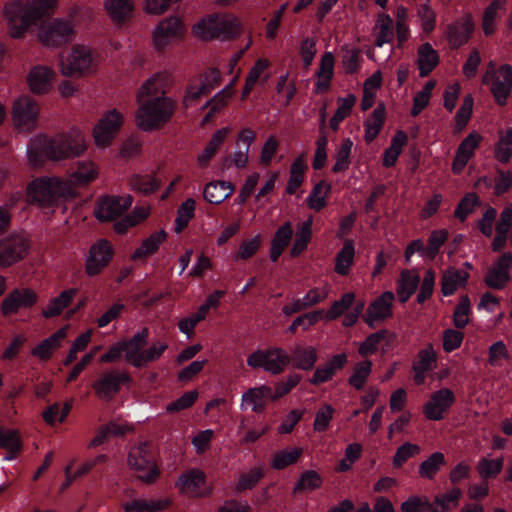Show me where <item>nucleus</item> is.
I'll list each match as a JSON object with an SVG mask.
<instances>
[{
  "label": "nucleus",
  "instance_id": "obj_57",
  "mask_svg": "<svg viewBox=\"0 0 512 512\" xmlns=\"http://www.w3.org/2000/svg\"><path fill=\"white\" fill-rule=\"evenodd\" d=\"M449 233L446 229L433 230L428 237L426 246V259L433 261L440 253L441 247L448 240Z\"/></svg>",
  "mask_w": 512,
  "mask_h": 512
},
{
  "label": "nucleus",
  "instance_id": "obj_10",
  "mask_svg": "<svg viewBox=\"0 0 512 512\" xmlns=\"http://www.w3.org/2000/svg\"><path fill=\"white\" fill-rule=\"evenodd\" d=\"M483 84L489 86L492 96H510L512 88V66L505 64L496 67L490 63L485 74L483 75Z\"/></svg>",
  "mask_w": 512,
  "mask_h": 512
},
{
  "label": "nucleus",
  "instance_id": "obj_31",
  "mask_svg": "<svg viewBox=\"0 0 512 512\" xmlns=\"http://www.w3.org/2000/svg\"><path fill=\"white\" fill-rule=\"evenodd\" d=\"M417 55L419 74L426 77L439 64V54L430 43L426 42L419 46Z\"/></svg>",
  "mask_w": 512,
  "mask_h": 512
},
{
  "label": "nucleus",
  "instance_id": "obj_42",
  "mask_svg": "<svg viewBox=\"0 0 512 512\" xmlns=\"http://www.w3.org/2000/svg\"><path fill=\"white\" fill-rule=\"evenodd\" d=\"M76 292V289L71 288L62 291L59 296L52 298L48 306L42 311L43 317L49 319L59 316L70 305Z\"/></svg>",
  "mask_w": 512,
  "mask_h": 512
},
{
  "label": "nucleus",
  "instance_id": "obj_50",
  "mask_svg": "<svg viewBox=\"0 0 512 512\" xmlns=\"http://www.w3.org/2000/svg\"><path fill=\"white\" fill-rule=\"evenodd\" d=\"M355 254L354 242L347 239L343 247L336 255L335 271L340 275H347L349 268L353 264Z\"/></svg>",
  "mask_w": 512,
  "mask_h": 512
},
{
  "label": "nucleus",
  "instance_id": "obj_20",
  "mask_svg": "<svg viewBox=\"0 0 512 512\" xmlns=\"http://www.w3.org/2000/svg\"><path fill=\"white\" fill-rule=\"evenodd\" d=\"M512 267V252H506L489 268L485 283L493 289H501L510 279V268Z\"/></svg>",
  "mask_w": 512,
  "mask_h": 512
},
{
  "label": "nucleus",
  "instance_id": "obj_19",
  "mask_svg": "<svg viewBox=\"0 0 512 512\" xmlns=\"http://www.w3.org/2000/svg\"><path fill=\"white\" fill-rule=\"evenodd\" d=\"M475 29V23L471 14H465L463 17L455 20L447 26L446 35L450 46L458 49L466 44Z\"/></svg>",
  "mask_w": 512,
  "mask_h": 512
},
{
  "label": "nucleus",
  "instance_id": "obj_6",
  "mask_svg": "<svg viewBox=\"0 0 512 512\" xmlns=\"http://www.w3.org/2000/svg\"><path fill=\"white\" fill-rule=\"evenodd\" d=\"M68 191L67 183L59 178L39 177L31 181L26 188L27 201L41 208H50L58 204Z\"/></svg>",
  "mask_w": 512,
  "mask_h": 512
},
{
  "label": "nucleus",
  "instance_id": "obj_51",
  "mask_svg": "<svg viewBox=\"0 0 512 512\" xmlns=\"http://www.w3.org/2000/svg\"><path fill=\"white\" fill-rule=\"evenodd\" d=\"M445 464L444 454L442 452H434L419 465V475L422 478L431 480Z\"/></svg>",
  "mask_w": 512,
  "mask_h": 512
},
{
  "label": "nucleus",
  "instance_id": "obj_40",
  "mask_svg": "<svg viewBox=\"0 0 512 512\" xmlns=\"http://www.w3.org/2000/svg\"><path fill=\"white\" fill-rule=\"evenodd\" d=\"M394 299L395 296L392 291H385L369 304L367 311L377 317L378 320L385 321L392 316V302Z\"/></svg>",
  "mask_w": 512,
  "mask_h": 512
},
{
  "label": "nucleus",
  "instance_id": "obj_17",
  "mask_svg": "<svg viewBox=\"0 0 512 512\" xmlns=\"http://www.w3.org/2000/svg\"><path fill=\"white\" fill-rule=\"evenodd\" d=\"M12 114L16 125L29 131L36 125L39 107L34 98H15Z\"/></svg>",
  "mask_w": 512,
  "mask_h": 512
},
{
  "label": "nucleus",
  "instance_id": "obj_36",
  "mask_svg": "<svg viewBox=\"0 0 512 512\" xmlns=\"http://www.w3.org/2000/svg\"><path fill=\"white\" fill-rule=\"evenodd\" d=\"M167 233L160 230L144 239L141 245L132 254V260H146L149 256L156 253L160 245L166 240Z\"/></svg>",
  "mask_w": 512,
  "mask_h": 512
},
{
  "label": "nucleus",
  "instance_id": "obj_2",
  "mask_svg": "<svg viewBox=\"0 0 512 512\" xmlns=\"http://www.w3.org/2000/svg\"><path fill=\"white\" fill-rule=\"evenodd\" d=\"M317 351L314 347L296 346L291 355L281 347L257 349L247 357V365L253 369H263L272 375L281 374L292 362L293 367L309 371L317 362Z\"/></svg>",
  "mask_w": 512,
  "mask_h": 512
},
{
  "label": "nucleus",
  "instance_id": "obj_13",
  "mask_svg": "<svg viewBox=\"0 0 512 512\" xmlns=\"http://www.w3.org/2000/svg\"><path fill=\"white\" fill-rule=\"evenodd\" d=\"M122 124L123 117L116 109L103 115L93 131L96 144L103 147L110 145Z\"/></svg>",
  "mask_w": 512,
  "mask_h": 512
},
{
  "label": "nucleus",
  "instance_id": "obj_37",
  "mask_svg": "<svg viewBox=\"0 0 512 512\" xmlns=\"http://www.w3.org/2000/svg\"><path fill=\"white\" fill-rule=\"evenodd\" d=\"M408 143V136L405 131L398 130L391 139L390 146L383 153V166L391 168L395 166L404 146Z\"/></svg>",
  "mask_w": 512,
  "mask_h": 512
},
{
  "label": "nucleus",
  "instance_id": "obj_22",
  "mask_svg": "<svg viewBox=\"0 0 512 512\" xmlns=\"http://www.w3.org/2000/svg\"><path fill=\"white\" fill-rule=\"evenodd\" d=\"M38 300L37 294L29 289H14L2 302L1 311L3 315L16 313L19 308H28L33 306Z\"/></svg>",
  "mask_w": 512,
  "mask_h": 512
},
{
  "label": "nucleus",
  "instance_id": "obj_46",
  "mask_svg": "<svg viewBox=\"0 0 512 512\" xmlns=\"http://www.w3.org/2000/svg\"><path fill=\"white\" fill-rule=\"evenodd\" d=\"M461 496L462 491L459 487H454L446 493L437 495L434 504H432L431 512L450 511L458 506Z\"/></svg>",
  "mask_w": 512,
  "mask_h": 512
},
{
  "label": "nucleus",
  "instance_id": "obj_33",
  "mask_svg": "<svg viewBox=\"0 0 512 512\" xmlns=\"http://www.w3.org/2000/svg\"><path fill=\"white\" fill-rule=\"evenodd\" d=\"M105 8L112 21L121 25L131 19L134 4L132 0H106Z\"/></svg>",
  "mask_w": 512,
  "mask_h": 512
},
{
  "label": "nucleus",
  "instance_id": "obj_23",
  "mask_svg": "<svg viewBox=\"0 0 512 512\" xmlns=\"http://www.w3.org/2000/svg\"><path fill=\"white\" fill-rule=\"evenodd\" d=\"M220 81V71L215 68H209L189 83L185 96H206L220 84Z\"/></svg>",
  "mask_w": 512,
  "mask_h": 512
},
{
  "label": "nucleus",
  "instance_id": "obj_26",
  "mask_svg": "<svg viewBox=\"0 0 512 512\" xmlns=\"http://www.w3.org/2000/svg\"><path fill=\"white\" fill-rule=\"evenodd\" d=\"M508 0H493L484 10L482 29L486 36L495 33L497 24L507 13Z\"/></svg>",
  "mask_w": 512,
  "mask_h": 512
},
{
  "label": "nucleus",
  "instance_id": "obj_25",
  "mask_svg": "<svg viewBox=\"0 0 512 512\" xmlns=\"http://www.w3.org/2000/svg\"><path fill=\"white\" fill-rule=\"evenodd\" d=\"M56 74L45 66L34 67L28 75V84L34 93H48L54 85Z\"/></svg>",
  "mask_w": 512,
  "mask_h": 512
},
{
  "label": "nucleus",
  "instance_id": "obj_38",
  "mask_svg": "<svg viewBox=\"0 0 512 512\" xmlns=\"http://www.w3.org/2000/svg\"><path fill=\"white\" fill-rule=\"evenodd\" d=\"M468 273L458 269H448L441 277V292L444 296L453 295L459 286H465L468 280Z\"/></svg>",
  "mask_w": 512,
  "mask_h": 512
},
{
  "label": "nucleus",
  "instance_id": "obj_4",
  "mask_svg": "<svg viewBox=\"0 0 512 512\" xmlns=\"http://www.w3.org/2000/svg\"><path fill=\"white\" fill-rule=\"evenodd\" d=\"M193 32L203 40H232L240 35L241 25L237 18L231 15L215 13L198 22L193 27Z\"/></svg>",
  "mask_w": 512,
  "mask_h": 512
},
{
  "label": "nucleus",
  "instance_id": "obj_54",
  "mask_svg": "<svg viewBox=\"0 0 512 512\" xmlns=\"http://www.w3.org/2000/svg\"><path fill=\"white\" fill-rule=\"evenodd\" d=\"M307 170V165L304 162L303 156L296 158L290 168V177L286 186V193L293 195L304 181V173Z\"/></svg>",
  "mask_w": 512,
  "mask_h": 512
},
{
  "label": "nucleus",
  "instance_id": "obj_11",
  "mask_svg": "<svg viewBox=\"0 0 512 512\" xmlns=\"http://www.w3.org/2000/svg\"><path fill=\"white\" fill-rule=\"evenodd\" d=\"M456 402L454 392L449 388H441L430 395L429 400L423 407V413L428 420H443L450 408Z\"/></svg>",
  "mask_w": 512,
  "mask_h": 512
},
{
  "label": "nucleus",
  "instance_id": "obj_3",
  "mask_svg": "<svg viewBox=\"0 0 512 512\" xmlns=\"http://www.w3.org/2000/svg\"><path fill=\"white\" fill-rule=\"evenodd\" d=\"M57 0H12L4 8L9 33L14 38L25 32L42 17L52 12Z\"/></svg>",
  "mask_w": 512,
  "mask_h": 512
},
{
  "label": "nucleus",
  "instance_id": "obj_35",
  "mask_svg": "<svg viewBox=\"0 0 512 512\" xmlns=\"http://www.w3.org/2000/svg\"><path fill=\"white\" fill-rule=\"evenodd\" d=\"M386 119V108L383 103L377 105L364 122L365 140L370 143L376 139Z\"/></svg>",
  "mask_w": 512,
  "mask_h": 512
},
{
  "label": "nucleus",
  "instance_id": "obj_16",
  "mask_svg": "<svg viewBox=\"0 0 512 512\" xmlns=\"http://www.w3.org/2000/svg\"><path fill=\"white\" fill-rule=\"evenodd\" d=\"M129 465L138 472H143L139 477L146 483H152L159 475V471L153 458L147 454L146 444L132 449L128 455Z\"/></svg>",
  "mask_w": 512,
  "mask_h": 512
},
{
  "label": "nucleus",
  "instance_id": "obj_29",
  "mask_svg": "<svg viewBox=\"0 0 512 512\" xmlns=\"http://www.w3.org/2000/svg\"><path fill=\"white\" fill-rule=\"evenodd\" d=\"M149 329L144 327L141 331H138L133 337L127 341H122L126 349V359L134 367L140 368L139 356L142 353L141 349L148 342Z\"/></svg>",
  "mask_w": 512,
  "mask_h": 512
},
{
  "label": "nucleus",
  "instance_id": "obj_15",
  "mask_svg": "<svg viewBox=\"0 0 512 512\" xmlns=\"http://www.w3.org/2000/svg\"><path fill=\"white\" fill-rule=\"evenodd\" d=\"M130 380V376L125 372L109 371L94 381L92 388L100 399L109 401L120 391L121 386Z\"/></svg>",
  "mask_w": 512,
  "mask_h": 512
},
{
  "label": "nucleus",
  "instance_id": "obj_63",
  "mask_svg": "<svg viewBox=\"0 0 512 512\" xmlns=\"http://www.w3.org/2000/svg\"><path fill=\"white\" fill-rule=\"evenodd\" d=\"M353 142L350 138H346L342 141L339 150L336 155V162L332 167V172L340 173L346 171L350 166V155L352 150Z\"/></svg>",
  "mask_w": 512,
  "mask_h": 512
},
{
  "label": "nucleus",
  "instance_id": "obj_43",
  "mask_svg": "<svg viewBox=\"0 0 512 512\" xmlns=\"http://www.w3.org/2000/svg\"><path fill=\"white\" fill-rule=\"evenodd\" d=\"M205 483V474L198 469H191L180 475L176 486L183 491L197 493Z\"/></svg>",
  "mask_w": 512,
  "mask_h": 512
},
{
  "label": "nucleus",
  "instance_id": "obj_53",
  "mask_svg": "<svg viewBox=\"0 0 512 512\" xmlns=\"http://www.w3.org/2000/svg\"><path fill=\"white\" fill-rule=\"evenodd\" d=\"M265 474L263 467H253L249 471L241 473L235 487L236 492L252 490L265 477Z\"/></svg>",
  "mask_w": 512,
  "mask_h": 512
},
{
  "label": "nucleus",
  "instance_id": "obj_49",
  "mask_svg": "<svg viewBox=\"0 0 512 512\" xmlns=\"http://www.w3.org/2000/svg\"><path fill=\"white\" fill-rule=\"evenodd\" d=\"M228 134V128L217 130L211 137L210 141L204 148L203 152L198 156L200 166L205 167L216 154L218 148L223 144Z\"/></svg>",
  "mask_w": 512,
  "mask_h": 512
},
{
  "label": "nucleus",
  "instance_id": "obj_1",
  "mask_svg": "<svg viewBox=\"0 0 512 512\" xmlns=\"http://www.w3.org/2000/svg\"><path fill=\"white\" fill-rule=\"evenodd\" d=\"M87 146L82 131L72 127L67 132L55 137L39 135L33 138L28 146L29 161L40 166L45 160L59 161L80 156Z\"/></svg>",
  "mask_w": 512,
  "mask_h": 512
},
{
  "label": "nucleus",
  "instance_id": "obj_41",
  "mask_svg": "<svg viewBox=\"0 0 512 512\" xmlns=\"http://www.w3.org/2000/svg\"><path fill=\"white\" fill-rule=\"evenodd\" d=\"M66 332L60 329L40 342L32 350V355L41 360H48L51 358L55 349L60 347L61 341L65 338Z\"/></svg>",
  "mask_w": 512,
  "mask_h": 512
},
{
  "label": "nucleus",
  "instance_id": "obj_28",
  "mask_svg": "<svg viewBox=\"0 0 512 512\" xmlns=\"http://www.w3.org/2000/svg\"><path fill=\"white\" fill-rule=\"evenodd\" d=\"M335 58L332 52H325L320 61L315 83V92L326 93L329 90L331 79L334 75Z\"/></svg>",
  "mask_w": 512,
  "mask_h": 512
},
{
  "label": "nucleus",
  "instance_id": "obj_5",
  "mask_svg": "<svg viewBox=\"0 0 512 512\" xmlns=\"http://www.w3.org/2000/svg\"><path fill=\"white\" fill-rule=\"evenodd\" d=\"M141 100L142 98H137ZM139 105L136 122L143 131H153L161 128L172 117L175 104L172 98H146Z\"/></svg>",
  "mask_w": 512,
  "mask_h": 512
},
{
  "label": "nucleus",
  "instance_id": "obj_55",
  "mask_svg": "<svg viewBox=\"0 0 512 512\" xmlns=\"http://www.w3.org/2000/svg\"><path fill=\"white\" fill-rule=\"evenodd\" d=\"M323 483L322 476L315 470H305L300 474L293 492L295 494L304 491H314L321 487Z\"/></svg>",
  "mask_w": 512,
  "mask_h": 512
},
{
  "label": "nucleus",
  "instance_id": "obj_9",
  "mask_svg": "<svg viewBox=\"0 0 512 512\" xmlns=\"http://www.w3.org/2000/svg\"><path fill=\"white\" fill-rule=\"evenodd\" d=\"M133 197L107 195L99 199L95 208V216L101 222L113 221L123 215L132 205Z\"/></svg>",
  "mask_w": 512,
  "mask_h": 512
},
{
  "label": "nucleus",
  "instance_id": "obj_56",
  "mask_svg": "<svg viewBox=\"0 0 512 512\" xmlns=\"http://www.w3.org/2000/svg\"><path fill=\"white\" fill-rule=\"evenodd\" d=\"M127 429L115 422H109L99 428L96 436L90 441L88 447L95 448L102 445L111 435L123 436Z\"/></svg>",
  "mask_w": 512,
  "mask_h": 512
},
{
  "label": "nucleus",
  "instance_id": "obj_44",
  "mask_svg": "<svg viewBox=\"0 0 512 512\" xmlns=\"http://www.w3.org/2000/svg\"><path fill=\"white\" fill-rule=\"evenodd\" d=\"M170 501L168 499L163 500H146V499H134L124 504L123 508L125 512H158L168 508Z\"/></svg>",
  "mask_w": 512,
  "mask_h": 512
},
{
  "label": "nucleus",
  "instance_id": "obj_21",
  "mask_svg": "<svg viewBox=\"0 0 512 512\" xmlns=\"http://www.w3.org/2000/svg\"><path fill=\"white\" fill-rule=\"evenodd\" d=\"M481 140V135L473 131L461 141L452 162V171L454 174H460L464 170L468 161L474 156L475 150L479 147Z\"/></svg>",
  "mask_w": 512,
  "mask_h": 512
},
{
  "label": "nucleus",
  "instance_id": "obj_45",
  "mask_svg": "<svg viewBox=\"0 0 512 512\" xmlns=\"http://www.w3.org/2000/svg\"><path fill=\"white\" fill-rule=\"evenodd\" d=\"M391 337L392 334L388 329H381L377 332L371 333L365 341L360 344L358 352L362 357L373 355L378 351L380 343L383 341L390 342ZM386 345L388 346L389 343Z\"/></svg>",
  "mask_w": 512,
  "mask_h": 512
},
{
  "label": "nucleus",
  "instance_id": "obj_7",
  "mask_svg": "<svg viewBox=\"0 0 512 512\" xmlns=\"http://www.w3.org/2000/svg\"><path fill=\"white\" fill-rule=\"evenodd\" d=\"M95 66L92 50L84 45H76L66 58H61L60 67L64 76L72 77L91 72Z\"/></svg>",
  "mask_w": 512,
  "mask_h": 512
},
{
  "label": "nucleus",
  "instance_id": "obj_64",
  "mask_svg": "<svg viewBox=\"0 0 512 512\" xmlns=\"http://www.w3.org/2000/svg\"><path fill=\"white\" fill-rule=\"evenodd\" d=\"M371 371L372 362L370 360H365L357 364L353 374L349 377V384L356 390H362Z\"/></svg>",
  "mask_w": 512,
  "mask_h": 512
},
{
  "label": "nucleus",
  "instance_id": "obj_14",
  "mask_svg": "<svg viewBox=\"0 0 512 512\" xmlns=\"http://www.w3.org/2000/svg\"><path fill=\"white\" fill-rule=\"evenodd\" d=\"M114 251L106 239L98 240L90 249L86 259V273L89 276L98 275L111 261Z\"/></svg>",
  "mask_w": 512,
  "mask_h": 512
},
{
  "label": "nucleus",
  "instance_id": "obj_52",
  "mask_svg": "<svg viewBox=\"0 0 512 512\" xmlns=\"http://www.w3.org/2000/svg\"><path fill=\"white\" fill-rule=\"evenodd\" d=\"M303 454V449L295 447L277 451L272 458L271 467L275 470H283L286 467L298 462Z\"/></svg>",
  "mask_w": 512,
  "mask_h": 512
},
{
  "label": "nucleus",
  "instance_id": "obj_32",
  "mask_svg": "<svg viewBox=\"0 0 512 512\" xmlns=\"http://www.w3.org/2000/svg\"><path fill=\"white\" fill-rule=\"evenodd\" d=\"M510 229H512V204L506 206L496 224V236L492 242L494 252H500L505 247Z\"/></svg>",
  "mask_w": 512,
  "mask_h": 512
},
{
  "label": "nucleus",
  "instance_id": "obj_24",
  "mask_svg": "<svg viewBox=\"0 0 512 512\" xmlns=\"http://www.w3.org/2000/svg\"><path fill=\"white\" fill-rule=\"evenodd\" d=\"M173 84V78L170 72L160 71L153 74L141 86L136 96H166Z\"/></svg>",
  "mask_w": 512,
  "mask_h": 512
},
{
  "label": "nucleus",
  "instance_id": "obj_62",
  "mask_svg": "<svg viewBox=\"0 0 512 512\" xmlns=\"http://www.w3.org/2000/svg\"><path fill=\"white\" fill-rule=\"evenodd\" d=\"M416 9L423 31L427 34L431 33L436 26V13L430 5V0L418 4Z\"/></svg>",
  "mask_w": 512,
  "mask_h": 512
},
{
  "label": "nucleus",
  "instance_id": "obj_58",
  "mask_svg": "<svg viewBox=\"0 0 512 512\" xmlns=\"http://www.w3.org/2000/svg\"><path fill=\"white\" fill-rule=\"evenodd\" d=\"M195 216V200L188 198L185 200L177 211L175 219V232H182L187 226L189 221Z\"/></svg>",
  "mask_w": 512,
  "mask_h": 512
},
{
  "label": "nucleus",
  "instance_id": "obj_48",
  "mask_svg": "<svg viewBox=\"0 0 512 512\" xmlns=\"http://www.w3.org/2000/svg\"><path fill=\"white\" fill-rule=\"evenodd\" d=\"M479 183L484 184L488 188L494 187L495 193L500 196L512 186V172L510 170L503 171L497 169L494 178L484 176L479 179Z\"/></svg>",
  "mask_w": 512,
  "mask_h": 512
},
{
  "label": "nucleus",
  "instance_id": "obj_34",
  "mask_svg": "<svg viewBox=\"0 0 512 512\" xmlns=\"http://www.w3.org/2000/svg\"><path fill=\"white\" fill-rule=\"evenodd\" d=\"M420 276L409 270H402L397 282V295L400 303H406L417 291L420 285Z\"/></svg>",
  "mask_w": 512,
  "mask_h": 512
},
{
  "label": "nucleus",
  "instance_id": "obj_61",
  "mask_svg": "<svg viewBox=\"0 0 512 512\" xmlns=\"http://www.w3.org/2000/svg\"><path fill=\"white\" fill-rule=\"evenodd\" d=\"M412 366L428 372L433 371L437 367V354L431 343L418 352L417 360Z\"/></svg>",
  "mask_w": 512,
  "mask_h": 512
},
{
  "label": "nucleus",
  "instance_id": "obj_39",
  "mask_svg": "<svg viewBox=\"0 0 512 512\" xmlns=\"http://www.w3.org/2000/svg\"><path fill=\"white\" fill-rule=\"evenodd\" d=\"M0 447L7 450L5 460H14L22 450L19 432L14 429L0 428Z\"/></svg>",
  "mask_w": 512,
  "mask_h": 512
},
{
  "label": "nucleus",
  "instance_id": "obj_60",
  "mask_svg": "<svg viewBox=\"0 0 512 512\" xmlns=\"http://www.w3.org/2000/svg\"><path fill=\"white\" fill-rule=\"evenodd\" d=\"M471 303L467 295L460 297L459 303L456 305L453 313V324L457 329L465 328L470 319Z\"/></svg>",
  "mask_w": 512,
  "mask_h": 512
},
{
  "label": "nucleus",
  "instance_id": "obj_30",
  "mask_svg": "<svg viewBox=\"0 0 512 512\" xmlns=\"http://www.w3.org/2000/svg\"><path fill=\"white\" fill-rule=\"evenodd\" d=\"M235 186L229 181H212L204 189L203 197L211 204H220L234 192Z\"/></svg>",
  "mask_w": 512,
  "mask_h": 512
},
{
  "label": "nucleus",
  "instance_id": "obj_12",
  "mask_svg": "<svg viewBox=\"0 0 512 512\" xmlns=\"http://www.w3.org/2000/svg\"><path fill=\"white\" fill-rule=\"evenodd\" d=\"M29 250L27 238L21 234H11L0 240V267H9L23 259Z\"/></svg>",
  "mask_w": 512,
  "mask_h": 512
},
{
  "label": "nucleus",
  "instance_id": "obj_47",
  "mask_svg": "<svg viewBox=\"0 0 512 512\" xmlns=\"http://www.w3.org/2000/svg\"><path fill=\"white\" fill-rule=\"evenodd\" d=\"M375 29H377L375 46L382 47L384 44L391 43L394 39L393 19L388 14H380Z\"/></svg>",
  "mask_w": 512,
  "mask_h": 512
},
{
  "label": "nucleus",
  "instance_id": "obj_59",
  "mask_svg": "<svg viewBox=\"0 0 512 512\" xmlns=\"http://www.w3.org/2000/svg\"><path fill=\"white\" fill-rule=\"evenodd\" d=\"M354 302L355 294L353 292L344 293L339 300L332 303L331 307L325 313V318L329 321L339 318L345 311L352 307Z\"/></svg>",
  "mask_w": 512,
  "mask_h": 512
},
{
  "label": "nucleus",
  "instance_id": "obj_27",
  "mask_svg": "<svg viewBox=\"0 0 512 512\" xmlns=\"http://www.w3.org/2000/svg\"><path fill=\"white\" fill-rule=\"evenodd\" d=\"M275 393L272 388L267 385L250 388L242 395V401L252 404V411L255 413H262L266 409V401L274 399Z\"/></svg>",
  "mask_w": 512,
  "mask_h": 512
},
{
  "label": "nucleus",
  "instance_id": "obj_8",
  "mask_svg": "<svg viewBox=\"0 0 512 512\" xmlns=\"http://www.w3.org/2000/svg\"><path fill=\"white\" fill-rule=\"evenodd\" d=\"M73 35V26L69 20L65 19L43 21L39 30L41 42L50 47H57L70 42Z\"/></svg>",
  "mask_w": 512,
  "mask_h": 512
},
{
  "label": "nucleus",
  "instance_id": "obj_18",
  "mask_svg": "<svg viewBox=\"0 0 512 512\" xmlns=\"http://www.w3.org/2000/svg\"><path fill=\"white\" fill-rule=\"evenodd\" d=\"M184 32L182 21L175 16L168 17L159 22L153 32V41L156 49L162 51L176 38L181 37Z\"/></svg>",
  "mask_w": 512,
  "mask_h": 512
}]
</instances>
